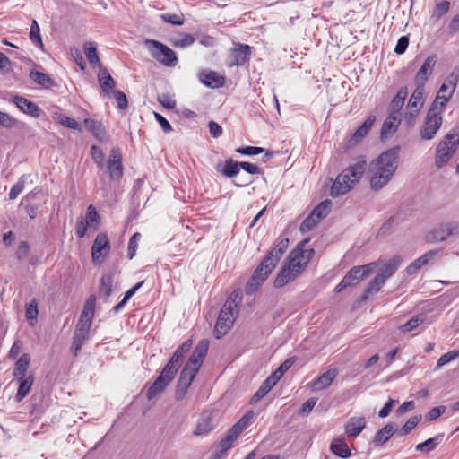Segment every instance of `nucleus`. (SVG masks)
Wrapping results in <instances>:
<instances>
[{
    "label": "nucleus",
    "instance_id": "obj_1",
    "mask_svg": "<svg viewBox=\"0 0 459 459\" xmlns=\"http://www.w3.org/2000/svg\"><path fill=\"white\" fill-rule=\"evenodd\" d=\"M307 240L303 241L288 255L287 261L274 280L275 288H282L295 281L307 266L314 255L313 248H305Z\"/></svg>",
    "mask_w": 459,
    "mask_h": 459
},
{
    "label": "nucleus",
    "instance_id": "obj_2",
    "mask_svg": "<svg viewBox=\"0 0 459 459\" xmlns=\"http://www.w3.org/2000/svg\"><path fill=\"white\" fill-rule=\"evenodd\" d=\"M398 149L393 148L381 153L368 166L370 187L382 189L392 179L398 167Z\"/></svg>",
    "mask_w": 459,
    "mask_h": 459
},
{
    "label": "nucleus",
    "instance_id": "obj_3",
    "mask_svg": "<svg viewBox=\"0 0 459 459\" xmlns=\"http://www.w3.org/2000/svg\"><path fill=\"white\" fill-rule=\"evenodd\" d=\"M288 246L289 238H279L275 241L273 249L264 258L246 285L245 291L247 295L258 290L287 250Z\"/></svg>",
    "mask_w": 459,
    "mask_h": 459
},
{
    "label": "nucleus",
    "instance_id": "obj_4",
    "mask_svg": "<svg viewBox=\"0 0 459 459\" xmlns=\"http://www.w3.org/2000/svg\"><path fill=\"white\" fill-rule=\"evenodd\" d=\"M209 347V342L205 339L201 340L196 345L193 354L183 368L175 393L177 400H181L187 393L188 387L191 385L194 378L199 371L203 361L206 356Z\"/></svg>",
    "mask_w": 459,
    "mask_h": 459
},
{
    "label": "nucleus",
    "instance_id": "obj_5",
    "mask_svg": "<svg viewBox=\"0 0 459 459\" xmlns=\"http://www.w3.org/2000/svg\"><path fill=\"white\" fill-rule=\"evenodd\" d=\"M241 301V290H234L226 299L220 311L218 320L214 327V335L220 339L225 335L234 325L238 313V304Z\"/></svg>",
    "mask_w": 459,
    "mask_h": 459
},
{
    "label": "nucleus",
    "instance_id": "obj_6",
    "mask_svg": "<svg viewBox=\"0 0 459 459\" xmlns=\"http://www.w3.org/2000/svg\"><path fill=\"white\" fill-rule=\"evenodd\" d=\"M364 160L349 166L334 180L331 187V195L338 196L349 192L359 181L367 169Z\"/></svg>",
    "mask_w": 459,
    "mask_h": 459
},
{
    "label": "nucleus",
    "instance_id": "obj_7",
    "mask_svg": "<svg viewBox=\"0 0 459 459\" xmlns=\"http://www.w3.org/2000/svg\"><path fill=\"white\" fill-rule=\"evenodd\" d=\"M459 145V131L453 129L441 140L436 150L435 163L438 168L446 164Z\"/></svg>",
    "mask_w": 459,
    "mask_h": 459
},
{
    "label": "nucleus",
    "instance_id": "obj_8",
    "mask_svg": "<svg viewBox=\"0 0 459 459\" xmlns=\"http://www.w3.org/2000/svg\"><path fill=\"white\" fill-rule=\"evenodd\" d=\"M442 113L443 110L435 109L433 107L429 108L420 130V136L422 140L429 141L435 137L443 123Z\"/></svg>",
    "mask_w": 459,
    "mask_h": 459
},
{
    "label": "nucleus",
    "instance_id": "obj_9",
    "mask_svg": "<svg viewBox=\"0 0 459 459\" xmlns=\"http://www.w3.org/2000/svg\"><path fill=\"white\" fill-rule=\"evenodd\" d=\"M146 45L150 46L151 55L162 65L174 67L178 64L176 53L166 45L153 39L147 40Z\"/></svg>",
    "mask_w": 459,
    "mask_h": 459
},
{
    "label": "nucleus",
    "instance_id": "obj_10",
    "mask_svg": "<svg viewBox=\"0 0 459 459\" xmlns=\"http://www.w3.org/2000/svg\"><path fill=\"white\" fill-rule=\"evenodd\" d=\"M459 236V221H451L441 223L431 230L426 236L429 243H440L446 241L450 237Z\"/></svg>",
    "mask_w": 459,
    "mask_h": 459
},
{
    "label": "nucleus",
    "instance_id": "obj_11",
    "mask_svg": "<svg viewBox=\"0 0 459 459\" xmlns=\"http://www.w3.org/2000/svg\"><path fill=\"white\" fill-rule=\"evenodd\" d=\"M176 373L174 369H171V366H165L160 375L148 389L147 399L151 401L164 391L174 378Z\"/></svg>",
    "mask_w": 459,
    "mask_h": 459
},
{
    "label": "nucleus",
    "instance_id": "obj_12",
    "mask_svg": "<svg viewBox=\"0 0 459 459\" xmlns=\"http://www.w3.org/2000/svg\"><path fill=\"white\" fill-rule=\"evenodd\" d=\"M251 48L245 44H237L230 52V66L245 65L250 56Z\"/></svg>",
    "mask_w": 459,
    "mask_h": 459
},
{
    "label": "nucleus",
    "instance_id": "obj_13",
    "mask_svg": "<svg viewBox=\"0 0 459 459\" xmlns=\"http://www.w3.org/2000/svg\"><path fill=\"white\" fill-rule=\"evenodd\" d=\"M11 100L22 113L34 118L39 117L41 110L36 103L19 95L13 96Z\"/></svg>",
    "mask_w": 459,
    "mask_h": 459
},
{
    "label": "nucleus",
    "instance_id": "obj_14",
    "mask_svg": "<svg viewBox=\"0 0 459 459\" xmlns=\"http://www.w3.org/2000/svg\"><path fill=\"white\" fill-rule=\"evenodd\" d=\"M109 241L105 234L97 235L92 247L91 256L94 263L100 262L101 259L109 252Z\"/></svg>",
    "mask_w": 459,
    "mask_h": 459
},
{
    "label": "nucleus",
    "instance_id": "obj_15",
    "mask_svg": "<svg viewBox=\"0 0 459 459\" xmlns=\"http://www.w3.org/2000/svg\"><path fill=\"white\" fill-rule=\"evenodd\" d=\"M439 251L437 249L429 250L421 256L414 260L406 267V273L409 275L415 274L423 266L433 263L438 255Z\"/></svg>",
    "mask_w": 459,
    "mask_h": 459
},
{
    "label": "nucleus",
    "instance_id": "obj_16",
    "mask_svg": "<svg viewBox=\"0 0 459 459\" xmlns=\"http://www.w3.org/2000/svg\"><path fill=\"white\" fill-rule=\"evenodd\" d=\"M437 57L436 55H431L426 58L421 67L417 72L414 77L415 84L425 85L429 77L432 74L433 69L437 64Z\"/></svg>",
    "mask_w": 459,
    "mask_h": 459
},
{
    "label": "nucleus",
    "instance_id": "obj_17",
    "mask_svg": "<svg viewBox=\"0 0 459 459\" xmlns=\"http://www.w3.org/2000/svg\"><path fill=\"white\" fill-rule=\"evenodd\" d=\"M108 169L112 179L119 178L123 174L122 157L118 149H112L108 158Z\"/></svg>",
    "mask_w": 459,
    "mask_h": 459
},
{
    "label": "nucleus",
    "instance_id": "obj_18",
    "mask_svg": "<svg viewBox=\"0 0 459 459\" xmlns=\"http://www.w3.org/2000/svg\"><path fill=\"white\" fill-rule=\"evenodd\" d=\"M424 85L416 84V89L411 94L407 105L411 116H414L420 111L424 104Z\"/></svg>",
    "mask_w": 459,
    "mask_h": 459
},
{
    "label": "nucleus",
    "instance_id": "obj_19",
    "mask_svg": "<svg viewBox=\"0 0 459 459\" xmlns=\"http://www.w3.org/2000/svg\"><path fill=\"white\" fill-rule=\"evenodd\" d=\"M402 263V258L400 256H394L390 260L385 262L378 270L377 276L380 277L383 281H386L390 277H392L394 273L399 268Z\"/></svg>",
    "mask_w": 459,
    "mask_h": 459
},
{
    "label": "nucleus",
    "instance_id": "obj_20",
    "mask_svg": "<svg viewBox=\"0 0 459 459\" xmlns=\"http://www.w3.org/2000/svg\"><path fill=\"white\" fill-rule=\"evenodd\" d=\"M98 82L104 95H110L116 87V82L105 67H100Z\"/></svg>",
    "mask_w": 459,
    "mask_h": 459
},
{
    "label": "nucleus",
    "instance_id": "obj_21",
    "mask_svg": "<svg viewBox=\"0 0 459 459\" xmlns=\"http://www.w3.org/2000/svg\"><path fill=\"white\" fill-rule=\"evenodd\" d=\"M337 374L338 372L335 368L328 369L313 381L311 385L312 390L319 391L329 387L337 377Z\"/></svg>",
    "mask_w": 459,
    "mask_h": 459
},
{
    "label": "nucleus",
    "instance_id": "obj_22",
    "mask_svg": "<svg viewBox=\"0 0 459 459\" xmlns=\"http://www.w3.org/2000/svg\"><path fill=\"white\" fill-rule=\"evenodd\" d=\"M366 427L364 417H351L345 424L344 431L349 437H358Z\"/></svg>",
    "mask_w": 459,
    "mask_h": 459
},
{
    "label": "nucleus",
    "instance_id": "obj_23",
    "mask_svg": "<svg viewBox=\"0 0 459 459\" xmlns=\"http://www.w3.org/2000/svg\"><path fill=\"white\" fill-rule=\"evenodd\" d=\"M212 413L204 411L197 421L196 427L193 431L195 436H204L213 429Z\"/></svg>",
    "mask_w": 459,
    "mask_h": 459
},
{
    "label": "nucleus",
    "instance_id": "obj_24",
    "mask_svg": "<svg viewBox=\"0 0 459 459\" xmlns=\"http://www.w3.org/2000/svg\"><path fill=\"white\" fill-rule=\"evenodd\" d=\"M96 298L91 295L87 299L83 310L80 316L79 321L77 324L90 327L91 326V322L94 314Z\"/></svg>",
    "mask_w": 459,
    "mask_h": 459
},
{
    "label": "nucleus",
    "instance_id": "obj_25",
    "mask_svg": "<svg viewBox=\"0 0 459 459\" xmlns=\"http://www.w3.org/2000/svg\"><path fill=\"white\" fill-rule=\"evenodd\" d=\"M191 346H192L191 340H187V341L184 342L178 347V349L175 351V353L173 354V356L171 357V359H169V361L168 362V364L166 366H171V369H174L175 372H178V369L181 362L183 361L185 353L189 351V350L191 349Z\"/></svg>",
    "mask_w": 459,
    "mask_h": 459
},
{
    "label": "nucleus",
    "instance_id": "obj_26",
    "mask_svg": "<svg viewBox=\"0 0 459 459\" xmlns=\"http://www.w3.org/2000/svg\"><path fill=\"white\" fill-rule=\"evenodd\" d=\"M89 331L90 327L79 324L76 325L72 344V350L74 351V354H77V352L81 350L83 342L88 339Z\"/></svg>",
    "mask_w": 459,
    "mask_h": 459
},
{
    "label": "nucleus",
    "instance_id": "obj_27",
    "mask_svg": "<svg viewBox=\"0 0 459 459\" xmlns=\"http://www.w3.org/2000/svg\"><path fill=\"white\" fill-rule=\"evenodd\" d=\"M400 125L398 114L391 113L384 122L381 128V138L385 139L393 135Z\"/></svg>",
    "mask_w": 459,
    "mask_h": 459
},
{
    "label": "nucleus",
    "instance_id": "obj_28",
    "mask_svg": "<svg viewBox=\"0 0 459 459\" xmlns=\"http://www.w3.org/2000/svg\"><path fill=\"white\" fill-rule=\"evenodd\" d=\"M376 121L375 116H369L365 122L356 130L351 138L349 141V145L357 144L362 138H364L369 129L372 127Z\"/></svg>",
    "mask_w": 459,
    "mask_h": 459
},
{
    "label": "nucleus",
    "instance_id": "obj_29",
    "mask_svg": "<svg viewBox=\"0 0 459 459\" xmlns=\"http://www.w3.org/2000/svg\"><path fill=\"white\" fill-rule=\"evenodd\" d=\"M454 92L449 89H446V86H440L437 97L432 102L430 107H433L435 109L443 110L445 109L446 103L453 97Z\"/></svg>",
    "mask_w": 459,
    "mask_h": 459
},
{
    "label": "nucleus",
    "instance_id": "obj_30",
    "mask_svg": "<svg viewBox=\"0 0 459 459\" xmlns=\"http://www.w3.org/2000/svg\"><path fill=\"white\" fill-rule=\"evenodd\" d=\"M84 126L98 140L106 141L108 139L107 133L101 123L91 118H86L84 120Z\"/></svg>",
    "mask_w": 459,
    "mask_h": 459
},
{
    "label": "nucleus",
    "instance_id": "obj_31",
    "mask_svg": "<svg viewBox=\"0 0 459 459\" xmlns=\"http://www.w3.org/2000/svg\"><path fill=\"white\" fill-rule=\"evenodd\" d=\"M17 381L19 383V387L15 395V399L17 402H21L30 393L34 382V377L30 374L26 377H22V379L18 378Z\"/></svg>",
    "mask_w": 459,
    "mask_h": 459
},
{
    "label": "nucleus",
    "instance_id": "obj_32",
    "mask_svg": "<svg viewBox=\"0 0 459 459\" xmlns=\"http://www.w3.org/2000/svg\"><path fill=\"white\" fill-rule=\"evenodd\" d=\"M396 427L394 423H388L384 428L379 429L374 437V443L376 446H382L387 442L391 437L395 433Z\"/></svg>",
    "mask_w": 459,
    "mask_h": 459
},
{
    "label": "nucleus",
    "instance_id": "obj_33",
    "mask_svg": "<svg viewBox=\"0 0 459 459\" xmlns=\"http://www.w3.org/2000/svg\"><path fill=\"white\" fill-rule=\"evenodd\" d=\"M330 449L335 455L343 459L349 458L351 455L343 438H334L331 443Z\"/></svg>",
    "mask_w": 459,
    "mask_h": 459
},
{
    "label": "nucleus",
    "instance_id": "obj_34",
    "mask_svg": "<svg viewBox=\"0 0 459 459\" xmlns=\"http://www.w3.org/2000/svg\"><path fill=\"white\" fill-rule=\"evenodd\" d=\"M30 362V356L28 353H23L19 359L16 361L14 365V368L13 371V376L18 379L22 377H26V373Z\"/></svg>",
    "mask_w": 459,
    "mask_h": 459
},
{
    "label": "nucleus",
    "instance_id": "obj_35",
    "mask_svg": "<svg viewBox=\"0 0 459 459\" xmlns=\"http://www.w3.org/2000/svg\"><path fill=\"white\" fill-rule=\"evenodd\" d=\"M200 80L204 84L211 88H219L224 83V78L213 71L202 73Z\"/></svg>",
    "mask_w": 459,
    "mask_h": 459
},
{
    "label": "nucleus",
    "instance_id": "obj_36",
    "mask_svg": "<svg viewBox=\"0 0 459 459\" xmlns=\"http://www.w3.org/2000/svg\"><path fill=\"white\" fill-rule=\"evenodd\" d=\"M114 279L111 274H105L102 276L100 286V296L104 301H108L109 298L112 287H113Z\"/></svg>",
    "mask_w": 459,
    "mask_h": 459
},
{
    "label": "nucleus",
    "instance_id": "obj_37",
    "mask_svg": "<svg viewBox=\"0 0 459 459\" xmlns=\"http://www.w3.org/2000/svg\"><path fill=\"white\" fill-rule=\"evenodd\" d=\"M426 320V316L424 314H419L411 317L405 324L399 326V331L401 333H409L416 329L419 325L423 324Z\"/></svg>",
    "mask_w": 459,
    "mask_h": 459
},
{
    "label": "nucleus",
    "instance_id": "obj_38",
    "mask_svg": "<svg viewBox=\"0 0 459 459\" xmlns=\"http://www.w3.org/2000/svg\"><path fill=\"white\" fill-rule=\"evenodd\" d=\"M408 91L406 87H402L396 93L390 104L392 113L398 114V111L403 106L404 100L407 97Z\"/></svg>",
    "mask_w": 459,
    "mask_h": 459
},
{
    "label": "nucleus",
    "instance_id": "obj_39",
    "mask_svg": "<svg viewBox=\"0 0 459 459\" xmlns=\"http://www.w3.org/2000/svg\"><path fill=\"white\" fill-rule=\"evenodd\" d=\"M238 437L239 435L237 432H235L232 429H230L227 432L225 437L221 438V440L219 443V448L221 450V453L223 454L230 450L232 447L233 443L238 439Z\"/></svg>",
    "mask_w": 459,
    "mask_h": 459
},
{
    "label": "nucleus",
    "instance_id": "obj_40",
    "mask_svg": "<svg viewBox=\"0 0 459 459\" xmlns=\"http://www.w3.org/2000/svg\"><path fill=\"white\" fill-rule=\"evenodd\" d=\"M85 222L89 228L93 230H96L100 222V217L92 204H90L87 208Z\"/></svg>",
    "mask_w": 459,
    "mask_h": 459
},
{
    "label": "nucleus",
    "instance_id": "obj_41",
    "mask_svg": "<svg viewBox=\"0 0 459 459\" xmlns=\"http://www.w3.org/2000/svg\"><path fill=\"white\" fill-rule=\"evenodd\" d=\"M84 53L90 64L93 65H97L99 67H101L100 61L97 55V46L94 42H89L85 44Z\"/></svg>",
    "mask_w": 459,
    "mask_h": 459
},
{
    "label": "nucleus",
    "instance_id": "obj_42",
    "mask_svg": "<svg viewBox=\"0 0 459 459\" xmlns=\"http://www.w3.org/2000/svg\"><path fill=\"white\" fill-rule=\"evenodd\" d=\"M275 385L268 377L264 381L259 389L255 393L251 398V403H257L264 398L269 391Z\"/></svg>",
    "mask_w": 459,
    "mask_h": 459
},
{
    "label": "nucleus",
    "instance_id": "obj_43",
    "mask_svg": "<svg viewBox=\"0 0 459 459\" xmlns=\"http://www.w3.org/2000/svg\"><path fill=\"white\" fill-rule=\"evenodd\" d=\"M362 268L359 266L352 267L343 277L349 282L350 286L358 284L363 277V273H361Z\"/></svg>",
    "mask_w": 459,
    "mask_h": 459
},
{
    "label": "nucleus",
    "instance_id": "obj_44",
    "mask_svg": "<svg viewBox=\"0 0 459 459\" xmlns=\"http://www.w3.org/2000/svg\"><path fill=\"white\" fill-rule=\"evenodd\" d=\"M330 208L331 201L325 200L315 207L311 213L320 221V220L327 216L330 212Z\"/></svg>",
    "mask_w": 459,
    "mask_h": 459
},
{
    "label": "nucleus",
    "instance_id": "obj_45",
    "mask_svg": "<svg viewBox=\"0 0 459 459\" xmlns=\"http://www.w3.org/2000/svg\"><path fill=\"white\" fill-rule=\"evenodd\" d=\"M458 82H459V68L455 67L446 76L442 86H446V89H449L450 91L455 92Z\"/></svg>",
    "mask_w": 459,
    "mask_h": 459
},
{
    "label": "nucleus",
    "instance_id": "obj_46",
    "mask_svg": "<svg viewBox=\"0 0 459 459\" xmlns=\"http://www.w3.org/2000/svg\"><path fill=\"white\" fill-rule=\"evenodd\" d=\"M253 417H254V412L248 411L235 425H233L231 427V429L235 432H237L238 435H240V433L249 426L250 421L253 419Z\"/></svg>",
    "mask_w": 459,
    "mask_h": 459
},
{
    "label": "nucleus",
    "instance_id": "obj_47",
    "mask_svg": "<svg viewBox=\"0 0 459 459\" xmlns=\"http://www.w3.org/2000/svg\"><path fill=\"white\" fill-rule=\"evenodd\" d=\"M240 170L239 162L233 161L232 160H227L225 162L224 168L221 170V173L229 178L235 177L238 174Z\"/></svg>",
    "mask_w": 459,
    "mask_h": 459
},
{
    "label": "nucleus",
    "instance_id": "obj_48",
    "mask_svg": "<svg viewBox=\"0 0 459 459\" xmlns=\"http://www.w3.org/2000/svg\"><path fill=\"white\" fill-rule=\"evenodd\" d=\"M385 285V281L380 279L378 276H375L368 283L367 289L365 290L364 295L368 296L372 294L377 293L381 288Z\"/></svg>",
    "mask_w": 459,
    "mask_h": 459
},
{
    "label": "nucleus",
    "instance_id": "obj_49",
    "mask_svg": "<svg viewBox=\"0 0 459 459\" xmlns=\"http://www.w3.org/2000/svg\"><path fill=\"white\" fill-rule=\"evenodd\" d=\"M30 77L36 83L41 86L48 87L53 84L50 77L42 72H31Z\"/></svg>",
    "mask_w": 459,
    "mask_h": 459
},
{
    "label": "nucleus",
    "instance_id": "obj_50",
    "mask_svg": "<svg viewBox=\"0 0 459 459\" xmlns=\"http://www.w3.org/2000/svg\"><path fill=\"white\" fill-rule=\"evenodd\" d=\"M39 31L40 30L37 21L33 20L30 26V38L34 45L42 47L43 43L41 40Z\"/></svg>",
    "mask_w": 459,
    "mask_h": 459
},
{
    "label": "nucleus",
    "instance_id": "obj_51",
    "mask_svg": "<svg viewBox=\"0 0 459 459\" xmlns=\"http://www.w3.org/2000/svg\"><path fill=\"white\" fill-rule=\"evenodd\" d=\"M195 38L190 34H183L173 40V46L176 48H186L195 43Z\"/></svg>",
    "mask_w": 459,
    "mask_h": 459
},
{
    "label": "nucleus",
    "instance_id": "obj_52",
    "mask_svg": "<svg viewBox=\"0 0 459 459\" xmlns=\"http://www.w3.org/2000/svg\"><path fill=\"white\" fill-rule=\"evenodd\" d=\"M438 443H439V441H438L437 437L429 438L426 441L418 444L416 446V450L421 451V452H429V451L434 450L436 448V446L438 445Z\"/></svg>",
    "mask_w": 459,
    "mask_h": 459
},
{
    "label": "nucleus",
    "instance_id": "obj_53",
    "mask_svg": "<svg viewBox=\"0 0 459 459\" xmlns=\"http://www.w3.org/2000/svg\"><path fill=\"white\" fill-rule=\"evenodd\" d=\"M38 314H39L38 302L35 299H33L26 306L25 316H26L27 320L34 321V320H37Z\"/></svg>",
    "mask_w": 459,
    "mask_h": 459
},
{
    "label": "nucleus",
    "instance_id": "obj_54",
    "mask_svg": "<svg viewBox=\"0 0 459 459\" xmlns=\"http://www.w3.org/2000/svg\"><path fill=\"white\" fill-rule=\"evenodd\" d=\"M18 125V120L8 113L0 111V126L5 128H13Z\"/></svg>",
    "mask_w": 459,
    "mask_h": 459
},
{
    "label": "nucleus",
    "instance_id": "obj_55",
    "mask_svg": "<svg viewBox=\"0 0 459 459\" xmlns=\"http://www.w3.org/2000/svg\"><path fill=\"white\" fill-rule=\"evenodd\" d=\"M25 185V176H22L17 183L13 186L9 192V198L11 200L16 199L18 195L23 191Z\"/></svg>",
    "mask_w": 459,
    "mask_h": 459
},
{
    "label": "nucleus",
    "instance_id": "obj_56",
    "mask_svg": "<svg viewBox=\"0 0 459 459\" xmlns=\"http://www.w3.org/2000/svg\"><path fill=\"white\" fill-rule=\"evenodd\" d=\"M420 419H421V416L411 417L405 422V424L403 426V428L400 431V435L404 436V435H407L408 433H410L418 425Z\"/></svg>",
    "mask_w": 459,
    "mask_h": 459
},
{
    "label": "nucleus",
    "instance_id": "obj_57",
    "mask_svg": "<svg viewBox=\"0 0 459 459\" xmlns=\"http://www.w3.org/2000/svg\"><path fill=\"white\" fill-rule=\"evenodd\" d=\"M318 222L319 221L312 213H310L300 224L299 230L303 233L307 232L311 230Z\"/></svg>",
    "mask_w": 459,
    "mask_h": 459
},
{
    "label": "nucleus",
    "instance_id": "obj_58",
    "mask_svg": "<svg viewBox=\"0 0 459 459\" xmlns=\"http://www.w3.org/2000/svg\"><path fill=\"white\" fill-rule=\"evenodd\" d=\"M140 238H141V234L137 233V232L134 233L131 237L129 243H128V247H127L129 259H133V257L135 255L137 246H138V241L140 240Z\"/></svg>",
    "mask_w": 459,
    "mask_h": 459
},
{
    "label": "nucleus",
    "instance_id": "obj_59",
    "mask_svg": "<svg viewBox=\"0 0 459 459\" xmlns=\"http://www.w3.org/2000/svg\"><path fill=\"white\" fill-rule=\"evenodd\" d=\"M160 18L162 19V21L174 25H182L184 23L182 14L164 13L160 15Z\"/></svg>",
    "mask_w": 459,
    "mask_h": 459
},
{
    "label": "nucleus",
    "instance_id": "obj_60",
    "mask_svg": "<svg viewBox=\"0 0 459 459\" xmlns=\"http://www.w3.org/2000/svg\"><path fill=\"white\" fill-rule=\"evenodd\" d=\"M91 156H92L94 161L96 162V164L98 165V167L100 169H103L105 156H104V153L102 152V151L99 147L93 145L91 148Z\"/></svg>",
    "mask_w": 459,
    "mask_h": 459
},
{
    "label": "nucleus",
    "instance_id": "obj_61",
    "mask_svg": "<svg viewBox=\"0 0 459 459\" xmlns=\"http://www.w3.org/2000/svg\"><path fill=\"white\" fill-rule=\"evenodd\" d=\"M458 358V353H455V351H449L444 355H442L437 363V368H440L450 361H453Z\"/></svg>",
    "mask_w": 459,
    "mask_h": 459
},
{
    "label": "nucleus",
    "instance_id": "obj_62",
    "mask_svg": "<svg viewBox=\"0 0 459 459\" xmlns=\"http://www.w3.org/2000/svg\"><path fill=\"white\" fill-rule=\"evenodd\" d=\"M59 123L67 128L79 131L81 130L79 123L75 119L69 117L67 116H60Z\"/></svg>",
    "mask_w": 459,
    "mask_h": 459
},
{
    "label": "nucleus",
    "instance_id": "obj_63",
    "mask_svg": "<svg viewBox=\"0 0 459 459\" xmlns=\"http://www.w3.org/2000/svg\"><path fill=\"white\" fill-rule=\"evenodd\" d=\"M113 93L117 103V108L121 110L126 109L128 105L126 95L121 91H114Z\"/></svg>",
    "mask_w": 459,
    "mask_h": 459
},
{
    "label": "nucleus",
    "instance_id": "obj_64",
    "mask_svg": "<svg viewBox=\"0 0 459 459\" xmlns=\"http://www.w3.org/2000/svg\"><path fill=\"white\" fill-rule=\"evenodd\" d=\"M446 411V407L441 405V406H437L433 409H431L425 416L426 420H434L436 419H437L439 416H441L444 412Z\"/></svg>",
    "mask_w": 459,
    "mask_h": 459
}]
</instances>
